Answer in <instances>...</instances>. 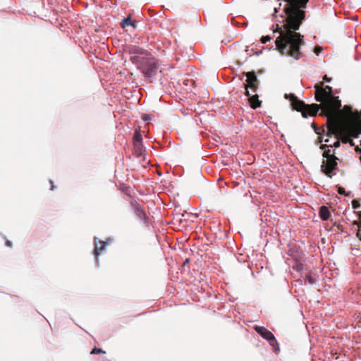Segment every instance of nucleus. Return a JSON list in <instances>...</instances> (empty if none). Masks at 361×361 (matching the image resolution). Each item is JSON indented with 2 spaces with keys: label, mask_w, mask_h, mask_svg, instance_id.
I'll return each instance as SVG.
<instances>
[{
  "label": "nucleus",
  "mask_w": 361,
  "mask_h": 361,
  "mask_svg": "<svg viewBox=\"0 0 361 361\" xmlns=\"http://www.w3.org/2000/svg\"><path fill=\"white\" fill-rule=\"evenodd\" d=\"M286 4L284 11L286 13V23L284 30L276 38L275 48L281 54L293 57L296 61L300 59V47L303 44V35L296 32L302 21L305 19V12L302 10L306 6L308 0H283Z\"/></svg>",
  "instance_id": "1"
},
{
  "label": "nucleus",
  "mask_w": 361,
  "mask_h": 361,
  "mask_svg": "<svg viewBox=\"0 0 361 361\" xmlns=\"http://www.w3.org/2000/svg\"><path fill=\"white\" fill-rule=\"evenodd\" d=\"M316 94L315 99L321 104H312L306 105L304 102L299 100L294 94H286L285 98L291 102L292 108L298 111H301L302 116L304 118H307L308 116H314L320 109L323 112L328 115L331 116L336 111L340 110L341 107V102L338 99V97L333 95L332 87L326 85L324 88L322 85H315Z\"/></svg>",
  "instance_id": "2"
},
{
  "label": "nucleus",
  "mask_w": 361,
  "mask_h": 361,
  "mask_svg": "<svg viewBox=\"0 0 361 361\" xmlns=\"http://www.w3.org/2000/svg\"><path fill=\"white\" fill-rule=\"evenodd\" d=\"M326 147V145L321 146V149L324 150L323 157L325 158L322 161L321 169L326 176L331 178L336 174L333 171L337 169L338 159L331 154L329 149H325Z\"/></svg>",
  "instance_id": "3"
},
{
  "label": "nucleus",
  "mask_w": 361,
  "mask_h": 361,
  "mask_svg": "<svg viewBox=\"0 0 361 361\" xmlns=\"http://www.w3.org/2000/svg\"><path fill=\"white\" fill-rule=\"evenodd\" d=\"M361 135V120L357 119L349 123L341 130V136L344 143H349L351 146H355L354 142L351 138H357Z\"/></svg>",
  "instance_id": "4"
},
{
  "label": "nucleus",
  "mask_w": 361,
  "mask_h": 361,
  "mask_svg": "<svg viewBox=\"0 0 361 361\" xmlns=\"http://www.w3.org/2000/svg\"><path fill=\"white\" fill-rule=\"evenodd\" d=\"M138 68L146 78H154L159 72V66L154 59H147Z\"/></svg>",
  "instance_id": "5"
},
{
  "label": "nucleus",
  "mask_w": 361,
  "mask_h": 361,
  "mask_svg": "<svg viewBox=\"0 0 361 361\" xmlns=\"http://www.w3.org/2000/svg\"><path fill=\"white\" fill-rule=\"evenodd\" d=\"M254 329L264 338L269 342L274 351L279 350V344L274 335L264 326H255Z\"/></svg>",
  "instance_id": "6"
},
{
  "label": "nucleus",
  "mask_w": 361,
  "mask_h": 361,
  "mask_svg": "<svg viewBox=\"0 0 361 361\" xmlns=\"http://www.w3.org/2000/svg\"><path fill=\"white\" fill-rule=\"evenodd\" d=\"M243 74L247 77L245 83L244 84L245 93L247 96H249L248 88H250L254 92H255L259 85V81L255 73L253 72L243 73Z\"/></svg>",
  "instance_id": "7"
},
{
  "label": "nucleus",
  "mask_w": 361,
  "mask_h": 361,
  "mask_svg": "<svg viewBox=\"0 0 361 361\" xmlns=\"http://www.w3.org/2000/svg\"><path fill=\"white\" fill-rule=\"evenodd\" d=\"M127 51L128 54L130 55V60L133 63L140 62V58L139 56H147L148 54V51L147 50L136 45L128 46L127 48Z\"/></svg>",
  "instance_id": "8"
},
{
  "label": "nucleus",
  "mask_w": 361,
  "mask_h": 361,
  "mask_svg": "<svg viewBox=\"0 0 361 361\" xmlns=\"http://www.w3.org/2000/svg\"><path fill=\"white\" fill-rule=\"evenodd\" d=\"M131 206L133 207L134 213L143 221V224L145 226H148L149 218L147 216L143 208L141 207V205L136 201H133L131 202Z\"/></svg>",
  "instance_id": "9"
},
{
  "label": "nucleus",
  "mask_w": 361,
  "mask_h": 361,
  "mask_svg": "<svg viewBox=\"0 0 361 361\" xmlns=\"http://www.w3.org/2000/svg\"><path fill=\"white\" fill-rule=\"evenodd\" d=\"M97 238L96 237L94 238V255L95 257V264L96 266H99V256L100 253L104 250L106 247V242L103 240H99L97 242Z\"/></svg>",
  "instance_id": "10"
},
{
  "label": "nucleus",
  "mask_w": 361,
  "mask_h": 361,
  "mask_svg": "<svg viewBox=\"0 0 361 361\" xmlns=\"http://www.w3.org/2000/svg\"><path fill=\"white\" fill-rule=\"evenodd\" d=\"M247 97H249V102L252 109H255L261 106V102L258 99V95L257 94L251 95L249 93V96Z\"/></svg>",
  "instance_id": "11"
},
{
  "label": "nucleus",
  "mask_w": 361,
  "mask_h": 361,
  "mask_svg": "<svg viewBox=\"0 0 361 361\" xmlns=\"http://www.w3.org/2000/svg\"><path fill=\"white\" fill-rule=\"evenodd\" d=\"M319 217L323 221L328 220L330 216V212L329 210V208L324 205L322 206L319 209Z\"/></svg>",
  "instance_id": "12"
},
{
  "label": "nucleus",
  "mask_w": 361,
  "mask_h": 361,
  "mask_svg": "<svg viewBox=\"0 0 361 361\" xmlns=\"http://www.w3.org/2000/svg\"><path fill=\"white\" fill-rule=\"evenodd\" d=\"M134 145L135 147H138L141 146L142 142V135L139 133L137 130L135 131L133 135Z\"/></svg>",
  "instance_id": "13"
},
{
  "label": "nucleus",
  "mask_w": 361,
  "mask_h": 361,
  "mask_svg": "<svg viewBox=\"0 0 361 361\" xmlns=\"http://www.w3.org/2000/svg\"><path fill=\"white\" fill-rule=\"evenodd\" d=\"M337 192L339 195L347 196V197H353V195L351 194V192H346L345 188L343 187L338 186L337 188Z\"/></svg>",
  "instance_id": "14"
},
{
  "label": "nucleus",
  "mask_w": 361,
  "mask_h": 361,
  "mask_svg": "<svg viewBox=\"0 0 361 361\" xmlns=\"http://www.w3.org/2000/svg\"><path fill=\"white\" fill-rule=\"evenodd\" d=\"M131 22H132V20H131L130 16H128V17L124 18L121 23V27L123 29H125L127 26L130 25Z\"/></svg>",
  "instance_id": "15"
},
{
  "label": "nucleus",
  "mask_w": 361,
  "mask_h": 361,
  "mask_svg": "<svg viewBox=\"0 0 361 361\" xmlns=\"http://www.w3.org/2000/svg\"><path fill=\"white\" fill-rule=\"evenodd\" d=\"M305 280H307L308 283L312 285L314 284L316 282L315 279L313 278L310 274H308L305 276Z\"/></svg>",
  "instance_id": "16"
},
{
  "label": "nucleus",
  "mask_w": 361,
  "mask_h": 361,
  "mask_svg": "<svg viewBox=\"0 0 361 361\" xmlns=\"http://www.w3.org/2000/svg\"><path fill=\"white\" fill-rule=\"evenodd\" d=\"M99 353H105V351H103L102 349L98 348L97 347H94L91 351V354H97Z\"/></svg>",
  "instance_id": "17"
},
{
  "label": "nucleus",
  "mask_w": 361,
  "mask_h": 361,
  "mask_svg": "<svg viewBox=\"0 0 361 361\" xmlns=\"http://www.w3.org/2000/svg\"><path fill=\"white\" fill-rule=\"evenodd\" d=\"M271 40V37L269 36V35H267V36H264L261 38L260 41L262 44H265L267 43V42L270 41Z\"/></svg>",
  "instance_id": "18"
},
{
  "label": "nucleus",
  "mask_w": 361,
  "mask_h": 361,
  "mask_svg": "<svg viewBox=\"0 0 361 361\" xmlns=\"http://www.w3.org/2000/svg\"><path fill=\"white\" fill-rule=\"evenodd\" d=\"M322 48L319 46H316L314 49V52L316 55H319V54L322 52Z\"/></svg>",
  "instance_id": "19"
},
{
  "label": "nucleus",
  "mask_w": 361,
  "mask_h": 361,
  "mask_svg": "<svg viewBox=\"0 0 361 361\" xmlns=\"http://www.w3.org/2000/svg\"><path fill=\"white\" fill-rule=\"evenodd\" d=\"M142 119L145 121H149L151 119L150 118V116L149 114H143L142 115Z\"/></svg>",
  "instance_id": "20"
},
{
  "label": "nucleus",
  "mask_w": 361,
  "mask_h": 361,
  "mask_svg": "<svg viewBox=\"0 0 361 361\" xmlns=\"http://www.w3.org/2000/svg\"><path fill=\"white\" fill-rule=\"evenodd\" d=\"M135 149H136V152L138 153V157L140 156H142V146L141 145L140 147H135Z\"/></svg>",
  "instance_id": "21"
},
{
  "label": "nucleus",
  "mask_w": 361,
  "mask_h": 361,
  "mask_svg": "<svg viewBox=\"0 0 361 361\" xmlns=\"http://www.w3.org/2000/svg\"><path fill=\"white\" fill-rule=\"evenodd\" d=\"M352 205L353 209H357L360 206L357 200H353L352 202Z\"/></svg>",
  "instance_id": "22"
},
{
  "label": "nucleus",
  "mask_w": 361,
  "mask_h": 361,
  "mask_svg": "<svg viewBox=\"0 0 361 361\" xmlns=\"http://www.w3.org/2000/svg\"><path fill=\"white\" fill-rule=\"evenodd\" d=\"M6 245L9 247H12V243L10 240H7L6 241Z\"/></svg>",
  "instance_id": "23"
},
{
  "label": "nucleus",
  "mask_w": 361,
  "mask_h": 361,
  "mask_svg": "<svg viewBox=\"0 0 361 361\" xmlns=\"http://www.w3.org/2000/svg\"><path fill=\"white\" fill-rule=\"evenodd\" d=\"M136 23H137L136 21H132L130 26H132L134 29H135L137 27Z\"/></svg>",
  "instance_id": "24"
},
{
  "label": "nucleus",
  "mask_w": 361,
  "mask_h": 361,
  "mask_svg": "<svg viewBox=\"0 0 361 361\" xmlns=\"http://www.w3.org/2000/svg\"><path fill=\"white\" fill-rule=\"evenodd\" d=\"M333 146L334 147H338L340 146V142L339 141H336L334 144H333Z\"/></svg>",
  "instance_id": "25"
},
{
  "label": "nucleus",
  "mask_w": 361,
  "mask_h": 361,
  "mask_svg": "<svg viewBox=\"0 0 361 361\" xmlns=\"http://www.w3.org/2000/svg\"><path fill=\"white\" fill-rule=\"evenodd\" d=\"M332 133H333L332 130H331V129H330V128H328V131H327L326 135H331V134H332Z\"/></svg>",
  "instance_id": "26"
},
{
  "label": "nucleus",
  "mask_w": 361,
  "mask_h": 361,
  "mask_svg": "<svg viewBox=\"0 0 361 361\" xmlns=\"http://www.w3.org/2000/svg\"><path fill=\"white\" fill-rule=\"evenodd\" d=\"M324 80L325 82H329V81H330V79H329V78H327V76H326V75H325V76L324 77Z\"/></svg>",
  "instance_id": "27"
},
{
  "label": "nucleus",
  "mask_w": 361,
  "mask_h": 361,
  "mask_svg": "<svg viewBox=\"0 0 361 361\" xmlns=\"http://www.w3.org/2000/svg\"><path fill=\"white\" fill-rule=\"evenodd\" d=\"M359 224H360V222H358L357 221H354L353 222V224L355 225V226H357L359 225Z\"/></svg>",
  "instance_id": "28"
},
{
  "label": "nucleus",
  "mask_w": 361,
  "mask_h": 361,
  "mask_svg": "<svg viewBox=\"0 0 361 361\" xmlns=\"http://www.w3.org/2000/svg\"><path fill=\"white\" fill-rule=\"evenodd\" d=\"M50 183H51V190H54V182H53L51 180H50Z\"/></svg>",
  "instance_id": "29"
},
{
  "label": "nucleus",
  "mask_w": 361,
  "mask_h": 361,
  "mask_svg": "<svg viewBox=\"0 0 361 361\" xmlns=\"http://www.w3.org/2000/svg\"><path fill=\"white\" fill-rule=\"evenodd\" d=\"M358 228L360 231H361V223L359 224V225L357 226Z\"/></svg>",
  "instance_id": "30"
},
{
  "label": "nucleus",
  "mask_w": 361,
  "mask_h": 361,
  "mask_svg": "<svg viewBox=\"0 0 361 361\" xmlns=\"http://www.w3.org/2000/svg\"><path fill=\"white\" fill-rule=\"evenodd\" d=\"M188 259H186V261H185V262H184V264L188 263Z\"/></svg>",
  "instance_id": "31"
},
{
  "label": "nucleus",
  "mask_w": 361,
  "mask_h": 361,
  "mask_svg": "<svg viewBox=\"0 0 361 361\" xmlns=\"http://www.w3.org/2000/svg\"><path fill=\"white\" fill-rule=\"evenodd\" d=\"M188 259H186V261H185V262H184V264L188 263Z\"/></svg>",
  "instance_id": "32"
},
{
  "label": "nucleus",
  "mask_w": 361,
  "mask_h": 361,
  "mask_svg": "<svg viewBox=\"0 0 361 361\" xmlns=\"http://www.w3.org/2000/svg\"><path fill=\"white\" fill-rule=\"evenodd\" d=\"M188 259H186V261H185V262H184V264L188 263Z\"/></svg>",
  "instance_id": "33"
},
{
  "label": "nucleus",
  "mask_w": 361,
  "mask_h": 361,
  "mask_svg": "<svg viewBox=\"0 0 361 361\" xmlns=\"http://www.w3.org/2000/svg\"><path fill=\"white\" fill-rule=\"evenodd\" d=\"M324 142H329V140H328V139H326V140H324Z\"/></svg>",
  "instance_id": "34"
},
{
  "label": "nucleus",
  "mask_w": 361,
  "mask_h": 361,
  "mask_svg": "<svg viewBox=\"0 0 361 361\" xmlns=\"http://www.w3.org/2000/svg\"><path fill=\"white\" fill-rule=\"evenodd\" d=\"M360 145H361V141H360Z\"/></svg>",
  "instance_id": "35"
}]
</instances>
